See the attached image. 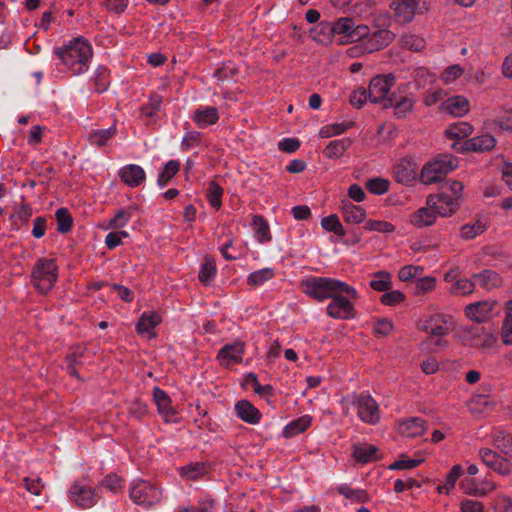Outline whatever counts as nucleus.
I'll return each mask as SVG.
<instances>
[{
    "label": "nucleus",
    "mask_w": 512,
    "mask_h": 512,
    "mask_svg": "<svg viewBox=\"0 0 512 512\" xmlns=\"http://www.w3.org/2000/svg\"><path fill=\"white\" fill-rule=\"evenodd\" d=\"M303 292L322 302L332 299L326 308L328 316L335 319H351L355 316L353 302L359 295L354 287L329 277H312L301 282Z\"/></svg>",
    "instance_id": "obj_1"
},
{
    "label": "nucleus",
    "mask_w": 512,
    "mask_h": 512,
    "mask_svg": "<svg viewBox=\"0 0 512 512\" xmlns=\"http://www.w3.org/2000/svg\"><path fill=\"white\" fill-rule=\"evenodd\" d=\"M55 53L74 75H78L87 71L92 48L87 41L75 38L68 45L57 49Z\"/></svg>",
    "instance_id": "obj_2"
},
{
    "label": "nucleus",
    "mask_w": 512,
    "mask_h": 512,
    "mask_svg": "<svg viewBox=\"0 0 512 512\" xmlns=\"http://www.w3.org/2000/svg\"><path fill=\"white\" fill-rule=\"evenodd\" d=\"M464 186L461 182L453 180L445 182L440 186L437 195H429L427 197V205L433 207L437 214L445 217L454 214L459 206Z\"/></svg>",
    "instance_id": "obj_3"
},
{
    "label": "nucleus",
    "mask_w": 512,
    "mask_h": 512,
    "mask_svg": "<svg viewBox=\"0 0 512 512\" xmlns=\"http://www.w3.org/2000/svg\"><path fill=\"white\" fill-rule=\"evenodd\" d=\"M458 167V159L450 154L438 155L434 160L427 162L421 169L420 181L429 185L441 182L446 175Z\"/></svg>",
    "instance_id": "obj_4"
},
{
    "label": "nucleus",
    "mask_w": 512,
    "mask_h": 512,
    "mask_svg": "<svg viewBox=\"0 0 512 512\" xmlns=\"http://www.w3.org/2000/svg\"><path fill=\"white\" fill-rule=\"evenodd\" d=\"M58 267L55 259L39 258L31 273L33 286L42 294L50 291L57 281Z\"/></svg>",
    "instance_id": "obj_5"
},
{
    "label": "nucleus",
    "mask_w": 512,
    "mask_h": 512,
    "mask_svg": "<svg viewBox=\"0 0 512 512\" xmlns=\"http://www.w3.org/2000/svg\"><path fill=\"white\" fill-rule=\"evenodd\" d=\"M161 490L148 481L139 480L130 489V497L137 505L151 507L161 500Z\"/></svg>",
    "instance_id": "obj_6"
},
{
    "label": "nucleus",
    "mask_w": 512,
    "mask_h": 512,
    "mask_svg": "<svg viewBox=\"0 0 512 512\" xmlns=\"http://www.w3.org/2000/svg\"><path fill=\"white\" fill-rule=\"evenodd\" d=\"M353 404L357 407L358 417L365 423L375 425L380 420V409L376 400L369 394L355 396Z\"/></svg>",
    "instance_id": "obj_7"
},
{
    "label": "nucleus",
    "mask_w": 512,
    "mask_h": 512,
    "mask_svg": "<svg viewBox=\"0 0 512 512\" xmlns=\"http://www.w3.org/2000/svg\"><path fill=\"white\" fill-rule=\"evenodd\" d=\"M452 318L448 315L435 314L421 320L418 328L428 335L444 337L452 330Z\"/></svg>",
    "instance_id": "obj_8"
},
{
    "label": "nucleus",
    "mask_w": 512,
    "mask_h": 512,
    "mask_svg": "<svg viewBox=\"0 0 512 512\" xmlns=\"http://www.w3.org/2000/svg\"><path fill=\"white\" fill-rule=\"evenodd\" d=\"M395 84V76L393 74L378 75L371 79L368 88V98L372 103L385 104L388 99L387 94L390 88Z\"/></svg>",
    "instance_id": "obj_9"
},
{
    "label": "nucleus",
    "mask_w": 512,
    "mask_h": 512,
    "mask_svg": "<svg viewBox=\"0 0 512 512\" xmlns=\"http://www.w3.org/2000/svg\"><path fill=\"white\" fill-rule=\"evenodd\" d=\"M496 145V140L492 135H481L473 137L464 142H455L452 148L460 153L477 152L483 153L492 150Z\"/></svg>",
    "instance_id": "obj_10"
},
{
    "label": "nucleus",
    "mask_w": 512,
    "mask_h": 512,
    "mask_svg": "<svg viewBox=\"0 0 512 512\" xmlns=\"http://www.w3.org/2000/svg\"><path fill=\"white\" fill-rule=\"evenodd\" d=\"M498 305L495 300H483L471 303L465 307V315L472 321L483 323L494 316V309Z\"/></svg>",
    "instance_id": "obj_11"
},
{
    "label": "nucleus",
    "mask_w": 512,
    "mask_h": 512,
    "mask_svg": "<svg viewBox=\"0 0 512 512\" xmlns=\"http://www.w3.org/2000/svg\"><path fill=\"white\" fill-rule=\"evenodd\" d=\"M68 496L75 505L87 509L95 504V490L80 482H75L69 489Z\"/></svg>",
    "instance_id": "obj_12"
},
{
    "label": "nucleus",
    "mask_w": 512,
    "mask_h": 512,
    "mask_svg": "<svg viewBox=\"0 0 512 512\" xmlns=\"http://www.w3.org/2000/svg\"><path fill=\"white\" fill-rule=\"evenodd\" d=\"M482 462L500 475H508L511 472L512 464L506 458L501 457L497 452L482 448L479 451Z\"/></svg>",
    "instance_id": "obj_13"
},
{
    "label": "nucleus",
    "mask_w": 512,
    "mask_h": 512,
    "mask_svg": "<svg viewBox=\"0 0 512 512\" xmlns=\"http://www.w3.org/2000/svg\"><path fill=\"white\" fill-rule=\"evenodd\" d=\"M418 165L410 157L400 159L394 166L393 173L397 182L410 184L416 179Z\"/></svg>",
    "instance_id": "obj_14"
},
{
    "label": "nucleus",
    "mask_w": 512,
    "mask_h": 512,
    "mask_svg": "<svg viewBox=\"0 0 512 512\" xmlns=\"http://www.w3.org/2000/svg\"><path fill=\"white\" fill-rule=\"evenodd\" d=\"M415 100L412 95L398 96L395 93L391 94L385 100L384 108H394V115L397 118H404L412 111Z\"/></svg>",
    "instance_id": "obj_15"
},
{
    "label": "nucleus",
    "mask_w": 512,
    "mask_h": 512,
    "mask_svg": "<svg viewBox=\"0 0 512 512\" xmlns=\"http://www.w3.org/2000/svg\"><path fill=\"white\" fill-rule=\"evenodd\" d=\"M243 354L244 343L238 341L233 344H227L220 349L217 358L228 367L230 363H241Z\"/></svg>",
    "instance_id": "obj_16"
},
{
    "label": "nucleus",
    "mask_w": 512,
    "mask_h": 512,
    "mask_svg": "<svg viewBox=\"0 0 512 512\" xmlns=\"http://www.w3.org/2000/svg\"><path fill=\"white\" fill-rule=\"evenodd\" d=\"M395 38V34L390 30L381 29L374 32L364 42L365 49L368 52L378 51L388 46Z\"/></svg>",
    "instance_id": "obj_17"
},
{
    "label": "nucleus",
    "mask_w": 512,
    "mask_h": 512,
    "mask_svg": "<svg viewBox=\"0 0 512 512\" xmlns=\"http://www.w3.org/2000/svg\"><path fill=\"white\" fill-rule=\"evenodd\" d=\"M237 416L244 422L256 424L261 419L260 411L248 400H240L235 405Z\"/></svg>",
    "instance_id": "obj_18"
},
{
    "label": "nucleus",
    "mask_w": 512,
    "mask_h": 512,
    "mask_svg": "<svg viewBox=\"0 0 512 512\" xmlns=\"http://www.w3.org/2000/svg\"><path fill=\"white\" fill-rule=\"evenodd\" d=\"M119 176L121 180L130 187H137L145 180L144 170L135 164H129L123 167Z\"/></svg>",
    "instance_id": "obj_19"
},
{
    "label": "nucleus",
    "mask_w": 512,
    "mask_h": 512,
    "mask_svg": "<svg viewBox=\"0 0 512 512\" xmlns=\"http://www.w3.org/2000/svg\"><path fill=\"white\" fill-rule=\"evenodd\" d=\"M475 282L485 290H492L502 285L501 276L493 270L485 269L480 273L473 274Z\"/></svg>",
    "instance_id": "obj_20"
},
{
    "label": "nucleus",
    "mask_w": 512,
    "mask_h": 512,
    "mask_svg": "<svg viewBox=\"0 0 512 512\" xmlns=\"http://www.w3.org/2000/svg\"><path fill=\"white\" fill-rule=\"evenodd\" d=\"M426 421L413 417L400 423L399 432L405 437H418L426 431Z\"/></svg>",
    "instance_id": "obj_21"
},
{
    "label": "nucleus",
    "mask_w": 512,
    "mask_h": 512,
    "mask_svg": "<svg viewBox=\"0 0 512 512\" xmlns=\"http://www.w3.org/2000/svg\"><path fill=\"white\" fill-rule=\"evenodd\" d=\"M394 13L397 20L402 23L411 22L415 16V11L418 5L417 0H402L397 4L393 2Z\"/></svg>",
    "instance_id": "obj_22"
},
{
    "label": "nucleus",
    "mask_w": 512,
    "mask_h": 512,
    "mask_svg": "<svg viewBox=\"0 0 512 512\" xmlns=\"http://www.w3.org/2000/svg\"><path fill=\"white\" fill-rule=\"evenodd\" d=\"M442 109L453 116L461 117L469 111V101L463 96H454L443 102Z\"/></svg>",
    "instance_id": "obj_23"
},
{
    "label": "nucleus",
    "mask_w": 512,
    "mask_h": 512,
    "mask_svg": "<svg viewBox=\"0 0 512 512\" xmlns=\"http://www.w3.org/2000/svg\"><path fill=\"white\" fill-rule=\"evenodd\" d=\"M84 358L85 349L80 346H77L73 351L67 354L65 358L68 373L81 381H83V379L80 377L77 367L84 364Z\"/></svg>",
    "instance_id": "obj_24"
},
{
    "label": "nucleus",
    "mask_w": 512,
    "mask_h": 512,
    "mask_svg": "<svg viewBox=\"0 0 512 512\" xmlns=\"http://www.w3.org/2000/svg\"><path fill=\"white\" fill-rule=\"evenodd\" d=\"M153 398L157 405L159 413L166 418L171 419L175 415V410L171 406V399L162 389L155 387L153 390Z\"/></svg>",
    "instance_id": "obj_25"
},
{
    "label": "nucleus",
    "mask_w": 512,
    "mask_h": 512,
    "mask_svg": "<svg viewBox=\"0 0 512 512\" xmlns=\"http://www.w3.org/2000/svg\"><path fill=\"white\" fill-rule=\"evenodd\" d=\"M343 220L349 224H359L364 221L366 212L360 206H356L351 202H344L341 207Z\"/></svg>",
    "instance_id": "obj_26"
},
{
    "label": "nucleus",
    "mask_w": 512,
    "mask_h": 512,
    "mask_svg": "<svg viewBox=\"0 0 512 512\" xmlns=\"http://www.w3.org/2000/svg\"><path fill=\"white\" fill-rule=\"evenodd\" d=\"M436 213L437 211L433 207H423L411 215L410 221L414 226L418 228L430 226L436 220Z\"/></svg>",
    "instance_id": "obj_27"
},
{
    "label": "nucleus",
    "mask_w": 512,
    "mask_h": 512,
    "mask_svg": "<svg viewBox=\"0 0 512 512\" xmlns=\"http://www.w3.org/2000/svg\"><path fill=\"white\" fill-rule=\"evenodd\" d=\"M179 474L188 480H197L209 471V466L205 462L189 463L178 469Z\"/></svg>",
    "instance_id": "obj_28"
},
{
    "label": "nucleus",
    "mask_w": 512,
    "mask_h": 512,
    "mask_svg": "<svg viewBox=\"0 0 512 512\" xmlns=\"http://www.w3.org/2000/svg\"><path fill=\"white\" fill-rule=\"evenodd\" d=\"M116 134V125L113 124L108 129H97L92 130L87 139L91 145H95L97 147H103L106 143L115 136Z\"/></svg>",
    "instance_id": "obj_29"
},
{
    "label": "nucleus",
    "mask_w": 512,
    "mask_h": 512,
    "mask_svg": "<svg viewBox=\"0 0 512 512\" xmlns=\"http://www.w3.org/2000/svg\"><path fill=\"white\" fill-rule=\"evenodd\" d=\"M352 141L349 138H343L331 141L323 150L327 158H340L351 146Z\"/></svg>",
    "instance_id": "obj_30"
},
{
    "label": "nucleus",
    "mask_w": 512,
    "mask_h": 512,
    "mask_svg": "<svg viewBox=\"0 0 512 512\" xmlns=\"http://www.w3.org/2000/svg\"><path fill=\"white\" fill-rule=\"evenodd\" d=\"M218 119V110L215 107H206L203 110L198 109L194 112V121L199 127H207L215 124Z\"/></svg>",
    "instance_id": "obj_31"
},
{
    "label": "nucleus",
    "mask_w": 512,
    "mask_h": 512,
    "mask_svg": "<svg viewBox=\"0 0 512 512\" xmlns=\"http://www.w3.org/2000/svg\"><path fill=\"white\" fill-rule=\"evenodd\" d=\"M161 322V317L155 312L151 313H143L137 324H136V331L139 334L148 333L152 329H154L159 323Z\"/></svg>",
    "instance_id": "obj_32"
},
{
    "label": "nucleus",
    "mask_w": 512,
    "mask_h": 512,
    "mask_svg": "<svg viewBox=\"0 0 512 512\" xmlns=\"http://www.w3.org/2000/svg\"><path fill=\"white\" fill-rule=\"evenodd\" d=\"M506 314L501 328V339L504 345H512V300L505 303Z\"/></svg>",
    "instance_id": "obj_33"
},
{
    "label": "nucleus",
    "mask_w": 512,
    "mask_h": 512,
    "mask_svg": "<svg viewBox=\"0 0 512 512\" xmlns=\"http://www.w3.org/2000/svg\"><path fill=\"white\" fill-rule=\"evenodd\" d=\"M473 132V127L467 122H457L448 126L445 135L449 139H464Z\"/></svg>",
    "instance_id": "obj_34"
},
{
    "label": "nucleus",
    "mask_w": 512,
    "mask_h": 512,
    "mask_svg": "<svg viewBox=\"0 0 512 512\" xmlns=\"http://www.w3.org/2000/svg\"><path fill=\"white\" fill-rule=\"evenodd\" d=\"M378 449L373 445H355L353 456L360 463H368L376 460Z\"/></svg>",
    "instance_id": "obj_35"
},
{
    "label": "nucleus",
    "mask_w": 512,
    "mask_h": 512,
    "mask_svg": "<svg viewBox=\"0 0 512 512\" xmlns=\"http://www.w3.org/2000/svg\"><path fill=\"white\" fill-rule=\"evenodd\" d=\"M311 424L309 416H302L290 422L283 430V436L286 438L295 436L304 432Z\"/></svg>",
    "instance_id": "obj_36"
},
{
    "label": "nucleus",
    "mask_w": 512,
    "mask_h": 512,
    "mask_svg": "<svg viewBox=\"0 0 512 512\" xmlns=\"http://www.w3.org/2000/svg\"><path fill=\"white\" fill-rule=\"evenodd\" d=\"M337 491L345 498L357 503H367L370 500L367 491L364 489H353L348 485H341Z\"/></svg>",
    "instance_id": "obj_37"
},
{
    "label": "nucleus",
    "mask_w": 512,
    "mask_h": 512,
    "mask_svg": "<svg viewBox=\"0 0 512 512\" xmlns=\"http://www.w3.org/2000/svg\"><path fill=\"white\" fill-rule=\"evenodd\" d=\"M216 265L214 260L211 257L206 256L204 258V263L201 265L198 279L199 281L207 286L214 279L216 275Z\"/></svg>",
    "instance_id": "obj_38"
},
{
    "label": "nucleus",
    "mask_w": 512,
    "mask_h": 512,
    "mask_svg": "<svg viewBox=\"0 0 512 512\" xmlns=\"http://www.w3.org/2000/svg\"><path fill=\"white\" fill-rule=\"evenodd\" d=\"M332 23L334 27V35H341L345 39V42H351L354 20L350 17H343Z\"/></svg>",
    "instance_id": "obj_39"
},
{
    "label": "nucleus",
    "mask_w": 512,
    "mask_h": 512,
    "mask_svg": "<svg viewBox=\"0 0 512 512\" xmlns=\"http://www.w3.org/2000/svg\"><path fill=\"white\" fill-rule=\"evenodd\" d=\"M57 221V231L59 233H67L73 225V218L67 208H59L55 213Z\"/></svg>",
    "instance_id": "obj_40"
},
{
    "label": "nucleus",
    "mask_w": 512,
    "mask_h": 512,
    "mask_svg": "<svg viewBox=\"0 0 512 512\" xmlns=\"http://www.w3.org/2000/svg\"><path fill=\"white\" fill-rule=\"evenodd\" d=\"M253 226L259 242H269L271 240L270 228L267 221L262 217L255 215L253 217Z\"/></svg>",
    "instance_id": "obj_41"
},
{
    "label": "nucleus",
    "mask_w": 512,
    "mask_h": 512,
    "mask_svg": "<svg viewBox=\"0 0 512 512\" xmlns=\"http://www.w3.org/2000/svg\"><path fill=\"white\" fill-rule=\"evenodd\" d=\"M376 279L370 282V287L379 292H387L391 287V274L386 271H379L374 274Z\"/></svg>",
    "instance_id": "obj_42"
},
{
    "label": "nucleus",
    "mask_w": 512,
    "mask_h": 512,
    "mask_svg": "<svg viewBox=\"0 0 512 512\" xmlns=\"http://www.w3.org/2000/svg\"><path fill=\"white\" fill-rule=\"evenodd\" d=\"M401 45L408 50L421 52L426 47V41L414 34H405L401 37Z\"/></svg>",
    "instance_id": "obj_43"
},
{
    "label": "nucleus",
    "mask_w": 512,
    "mask_h": 512,
    "mask_svg": "<svg viewBox=\"0 0 512 512\" xmlns=\"http://www.w3.org/2000/svg\"><path fill=\"white\" fill-rule=\"evenodd\" d=\"M413 285V293L414 295H423L427 292L432 291L436 286V278L431 276H426L422 278H418L412 282Z\"/></svg>",
    "instance_id": "obj_44"
},
{
    "label": "nucleus",
    "mask_w": 512,
    "mask_h": 512,
    "mask_svg": "<svg viewBox=\"0 0 512 512\" xmlns=\"http://www.w3.org/2000/svg\"><path fill=\"white\" fill-rule=\"evenodd\" d=\"M321 225L323 229L335 233L337 236H344L346 234L343 225L341 224L338 216L336 214L329 215L324 217L321 220Z\"/></svg>",
    "instance_id": "obj_45"
},
{
    "label": "nucleus",
    "mask_w": 512,
    "mask_h": 512,
    "mask_svg": "<svg viewBox=\"0 0 512 512\" xmlns=\"http://www.w3.org/2000/svg\"><path fill=\"white\" fill-rule=\"evenodd\" d=\"M179 169H180V164L178 161H176V160L168 161L165 164L163 171L160 173V175L158 177V180H157L158 184L162 187L167 185L168 182L177 174Z\"/></svg>",
    "instance_id": "obj_46"
},
{
    "label": "nucleus",
    "mask_w": 512,
    "mask_h": 512,
    "mask_svg": "<svg viewBox=\"0 0 512 512\" xmlns=\"http://www.w3.org/2000/svg\"><path fill=\"white\" fill-rule=\"evenodd\" d=\"M494 444L503 454L512 457V434L499 432L494 437Z\"/></svg>",
    "instance_id": "obj_47"
},
{
    "label": "nucleus",
    "mask_w": 512,
    "mask_h": 512,
    "mask_svg": "<svg viewBox=\"0 0 512 512\" xmlns=\"http://www.w3.org/2000/svg\"><path fill=\"white\" fill-rule=\"evenodd\" d=\"M275 273L272 268H264L251 273L247 278L248 285L259 286L264 282L272 279Z\"/></svg>",
    "instance_id": "obj_48"
},
{
    "label": "nucleus",
    "mask_w": 512,
    "mask_h": 512,
    "mask_svg": "<svg viewBox=\"0 0 512 512\" xmlns=\"http://www.w3.org/2000/svg\"><path fill=\"white\" fill-rule=\"evenodd\" d=\"M389 186V181L380 177L369 179L365 183L366 189L375 195H382L386 193L389 190Z\"/></svg>",
    "instance_id": "obj_49"
},
{
    "label": "nucleus",
    "mask_w": 512,
    "mask_h": 512,
    "mask_svg": "<svg viewBox=\"0 0 512 512\" xmlns=\"http://www.w3.org/2000/svg\"><path fill=\"white\" fill-rule=\"evenodd\" d=\"M223 188L214 181H211L208 186L207 199L209 204L219 209L222 204Z\"/></svg>",
    "instance_id": "obj_50"
},
{
    "label": "nucleus",
    "mask_w": 512,
    "mask_h": 512,
    "mask_svg": "<svg viewBox=\"0 0 512 512\" xmlns=\"http://www.w3.org/2000/svg\"><path fill=\"white\" fill-rule=\"evenodd\" d=\"M462 472L460 465H454L449 473L446 476L445 483L443 485H439L437 487V491L439 493L445 492L448 493L451 489L454 488L456 481L460 477Z\"/></svg>",
    "instance_id": "obj_51"
},
{
    "label": "nucleus",
    "mask_w": 512,
    "mask_h": 512,
    "mask_svg": "<svg viewBox=\"0 0 512 512\" xmlns=\"http://www.w3.org/2000/svg\"><path fill=\"white\" fill-rule=\"evenodd\" d=\"M476 282L471 279H458L451 287L452 294L468 295L474 292Z\"/></svg>",
    "instance_id": "obj_52"
},
{
    "label": "nucleus",
    "mask_w": 512,
    "mask_h": 512,
    "mask_svg": "<svg viewBox=\"0 0 512 512\" xmlns=\"http://www.w3.org/2000/svg\"><path fill=\"white\" fill-rule=\"evenodd\" d=\"M354 125V122H343V123H335L328 125L321 129L320 134L322 137H331L334 135H339Z\"/></svg>",
    "instance_id": "obj_53"
},
{
    "label": "nucleus",
    "mask_w": 512,
    "mask_h": 512,
    "mask_svg": "<svg viewBox=\"0 0 512 512\" xmlns=\"http://www.w3.org/2000/svg\"><path fill=\"white\" fill-rule=\"evenodd\" d=\"M406 296L399 290L387 291L380 297V302L385 306H395L404 302Z\"/></svg>",
    "instance_id": "obj_54"
},
{
    "label": "nucleus",
    "mask_w": 512,
    "mask_h": 512,
    "mask_svg": "<svg viewBox=\"0 0 512 512\" xmlns=\"http://www.w3.org/2000/svg\"><path fill=\"white\" fill-rule=\"evenodd\" d=\"M364 229L381 233H392L395 230V226L387 221L368 220L365 223Z\"/></svg>",
    "instance_id": "obj_55"
},
{
    "label": "nucleus",
    "mask_w": 512,
    "mask_h": 512,
    "mask_svg": "<svg viewBox=\"0 0 512 512\" xmlns=\"http://www.w3.org/2000/svg\"><path fill=\"white\" fill-rule=\"evenodd\" d=\"M128 412L130 416L140 420L147 415L148 407L146 403L142 402L139 399H135L134 401L131 402Z\"/></svg>",
    "instance_id": "obj_56"
},
{
    "label": "nucleus",
    "mask_w": 512,
    "mask_h": 512,
    "mask_svg": "<svg viewBox=\"0 0 512 512\" xmlns=\"http://www.w3.org/2000/svg\"><path fill=\"white\" fill-rule=\"evenodd\" d=\"M484 230L485 225L479 221L472 225L466 224L461 228V236L465 239H473L477 235L483 233Z\"/></svg>",
    "instance_id": "obj_57"
},
{
    "label": "nucleus",
    "mask_w": 512,
    "mask_h": 512,
    "mask_svg": "<svg viewBox=\"0 0 512 512\" xmlns=\"http://www.w3.org/2000/svg\"><path fill=\"white\" fill-rule=\"evenodd\" d=\"M131 213L126 210H119L113 219H111L108 223V228L111 229H119L125 226V224L130 220Z\"/></svg>",
    "instance_id": "obj_58"
},
{
    "label": "nucleus",
    "mask_w": 512,
    "mask_h": 512,
    "mask_svg": "<svg viewBox=\"0 0 512 512\" xmlns=\"http://www.w3.org/2000/svg\"><path fill=\"white\" fill-rule=\"evenodd\" d=\"M423 269L419 266L407 265L402 267L398 272L399 280L407 282L413 280Z\"/></svg>",
    "instance_id": "obj_59"
},
{
    "label": "nucleus",
    "mask_w": 512,
    "mask_h": 512,
    "mask_svg": "<svg viewBox=\"0 0 512 512\" xmlns=\"http://www.w3.org/2000/svg\"><path fill=\"white\" fill-rule=\"evenodd\" d=\"M423 462V459H400L395 461L389 466L391 470H406L413 469L419 466Z\"/></svg>",
    "instance_id": "obj_60"
},
{
    "label": "nucleus",
    "mask_w": 512,
    "mask_h": 512,
    "mask_svg": "<svg viewBox=\"0 0 512 512\" xmlns=\"http://www.w3.org/2000/svg\"><path fill=\"white\" fill-rule=\"evenodd\" d=\"M319 30V35L324 36V39H321L319 37H313L315 40L319 42H323L324 40H331V38L334 36V27L333 23L329 21H322L319 23L318 27L315 30Z\"/></svg>",
    "instance_id": "obj_61"
},
{
    "label": "nucleus",
    "mask_w": 512,
    "mask_h": 512,
    "mask_svg": "<svg viewBox=\"0 0 512 512\" xmlns=\"http://www.w3.org/2000/svg\"><path fill=\"white\" fill-rule=\"evenodd\" d=\"M23 481L27 491H29L31 494L36 496L41 494L44 488V484L42 483V479L40 477H36L35 479L25 477Z\"/></svg>",
    "instance_id": "obj_62"
},
{
    "label": "nucleus",
    "mask_w": 512,
    "mask_h": 512,
    "mask_svg": "<svg viewBox=\"0 0 512 512\" xmlns=\"http://www.w3.org/2000/svg\"><path fill=\"white\" fill-rule=\"evenodd\" d=\"M393 324L386 318L378 319L374 325V332L378 336H387L391 333Z\"/></svg>",
    "instance_id": "obj_63"
},
{
    "label": "nucleus",
    "mask_w": 512,
    "mask_h": 512,
    "mask_svg": "<svg viewBox=\"0 0 512 512\" xmlns=\"http://www.w3.org/2000/svg\"><path fill=\"white\" fill-rule=\"evenodd\" d=\"M461 512H485L484 505L475 500H465L461 503Z\"/></svg>",
    "instance_id": "obj_64"
}]
</instances>
